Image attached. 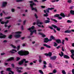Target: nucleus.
<instances>
[{
	"label": "nucleus",
	"mask_w": 74,
	"mask_h": 74,
	"mask_svg": "<svg viewBox=\"0 0 74 74\" xmlns=\"http://www.w3.org/2000/svg\"><path fill=\"white\" fill-rule=\"evenodd\" d=\"M47 48H51V46L49 45H47Z\"/></svg>",
	"instance_id": "nucleus-44"
},
{
	"label": "nucleus",
	"mask_w": 74,
	"mask_h": 74,
	"mask_svg": "<svg viewBox=\"0 0 74 74\" xmlns=\"http://www.w3.org/2000/svg\"><path fill=\"white\" fill-rule=\"evenodd\" d=\"M62 73L63 74H66V73L64 70H62Z\"/></svg>",
	"instance_id": "nucleus-36"
},
{
	"label": "nucleus",
	"mask_w": 74,
	"mask_h": 74,
	"mask_svg": "<svg viewBox=\"0 0 74 74\" xmlns=\"http://www.w3.org/2000/svg\"><path fill=\"white\" fill-rule=\"evenodd\" d=\"M53 73L54 74H55V73H56V69H54L53 71Z\"/></svg>",
	"instance_id": "nucleus-40"
},
{
	"label": "nucleus",
	"mask_w": 74,
	"mask_h": 74,
	"mask_svg": "<svg viewBox=\"0 0 74 74\" xmlns=\"http://www.w3.org/2000/svg\"><path fill=\"white\" fill-rule=\"evenodd\" d=\"M53 40H55L58 44H60V43H62V41L60 39H55V37L52 35L50 36V39H48V38H47V42H48L49 41H52Z\"/></svg>",
	"instance_id": "nucleus-1"
},
{
	"label": "nucleus",
	"mask_w": 74,
	"mask_h": 74,
	"mask_svg": "<svg viewBox=\"0 0 74 74\" xmlns=\"http://www.w3.org/2000/svg\"><path fill=\"white\" fill-rule=\"evenodd\" d=\"M11 66L13 68H14V67L15 66V65H14V64H11Z\"/></svg>",
	"instance_id": "nucleus-53"
},
{
	"label": "nucleus",
	"mask_w": 74,
	"mask_h": 74,
	"mask_svg": "<svg viewBox=\"0 0 74 74\" xmlns=\"http://www.w3.org/2000/svg\"><path fill=\"white\" fill-rule=\"evenodd\" d=\"M14 58V57H11L10 58L7 59L6 60V62H9V61H11V60H13Z\"/></svg>",
	"instance_id": "nucleus-13"
},
{
	"label": "nucleus",
	"mask_w": 74,
	"mask_h": 74,
	"mask_svg": "<svg viewBox=\"0 0 74 74\" xmlns=\"http://www.w3.org/2000/svg\"><path fill=\"white\" fill-rule=\"evenodd\" d=\"M18 53L20 56H27L29 54V51L25 50H21L18 51Z\"/></svg>",
	"instance_id": "nucleus-2"
},
{
	"label": "nucleus",
	"mask_w": 74,
	"mask_h": 74,
	"mask_svg": "<svg viewBox=\"0 0 74 74\" xmlns=\"http://www.w3.org/2000/svg\"><path fill=\"white\" fill-rule=\"evenodd\" d=\"M49 67H50V68H52V65L50 63L49 64Z\"/></svg>",
	"instance_id": "nucleus-51"
},
{
	"label": "nucleus",
	"mask_w": 74,
	"mask_h": 74,
	"mask_svg": "<svg viewBox=\"0 0 74 74\" xmlns=\"http://www.w3.org/2000/svg\"><path fill=\"white\" fill-rule=\"evenodd\" d=\"M23 47H25L26 46V44L24 43L23 44Z\"/></svg>",
	"instance_id": "nucleus-63"
},
{
	"label": "nucleus",
	"mask_w": 74,
	"mask_h": 74,
	"mask_svg": "<svg viewBox=\"0 0 74 74\" xmlns=\"http://www.w3.org/2000/svg\"><path fill=\"white\" fill-rule=\"evenodd\" d=\"M71 32V30H67L64 31L65 33H70Z\"/></svg>",
	"instance_id": "nucleus-17"
},
{
	"label": "nucleus",
	"mask_w": 74,
	"mask_h": 74,
	"mask_svg": "<svg viewBox=\"0 0 74 74\" xmlns=\"http://www.w3.org/2000/svg\"><path fill=\"white\" fill-rule=\"evenodd\" d=\"M60 16H61L62 17H65L66 16L64 15V14L63 13H61L60 14Z\"/></svg>",
	"instance_id": "nucleus-23"
},
{
	"label": "nucleus",
	"mask_w": 74,
	"mask_h": 74,
	"mask_svg": "<svg viewBox=\"0 0 74 74\" xmlns=\"http://www.w3.org/2000/svg\"><path fill=\"white\" fill-rule=\"evenodd\" d=\"M14 37L16 38H19L21 37V35L20 34H15L14 35Z\"/></svg>",
	"instance_id": "nucleus-21"
},
{
	"label": "nucleus",
	"mask_w": 74,
	"mask_h": 74,
	"mask_svg": "<svg viewBox=\"0 0 74 74\" xmlns=\"http://www.w3.org/2000/svg\"><path fill=\"white\" fill-rule=\"evenodd\" d=\"M44 42H47V38H44Z\"/></svg>",
	"instance_id": "nucleus-47"
},
{
	"label": "nucleus",
	"mask_w": 74,
	"mask_h": 74,
	"mask_svg": "<svg viewBox=\"0 0 74 74\" xmlns=\"http://www.w3.org/2000/svg\"><path fill=\"white\" fill-rule=\"evenodd\" d=\"M68 3H71V0H68Z\"/></svg>",
	"instance_id": "nucleus-48"
},
{
	"label": "nucleus",
	"mask_w": 74,
	"mask_h": 74,
	"mask_svg": "<svg viewBox=\"0 0 74 74\" xmlns=\"http://www.w3.org/2000/svg\"><path fill=\"white\" fill-rule=\"evenodd\" d=\"M51 26H52V27H53L54 29H56V30L57 31H59V32L60 31V28L58 27L57 26L54 25H52Z\"/></svg>",
	"instance_id": "nucleus-8"
},
{
	"label": "nucleus",
	"mask_w": 74,
	"mask_h": 74,
	"mask_svg": "<svg viewBox=\"0 0 74 74\" xmlns=\"http://www.w3.org/2000/svg\"><path fill=\"white\" fill-rule=\"evenodd\" d=\"M70 13L72 15H74V10H71L70 11Z\"/></svg>",
	"instance_id": "nucleus-25"
},
{
	"label": "nucleus",
	"mask_w": 74,
	"mask_h": 74,
	"mask_svg": "<svg viewBox=\"0 0 74 74\" xmlns=\"http://www.w3.org/2000/svg\"><path fill=\"white\" fill-rule=\"evenodd\" d=\"M4 54H5V53H1V56H3V55H4Z\"/></svg>",
	"instance_id": "nucleus-60"
},
{
	"label": "nucleus",
	"mask_w": 74,
	"mask_h": 74,
	"mask_svg": "<svg viewBox=\"0 0 74 74\" xmlns=\"http://www.w3.org/2000/svg\"><path fill=\"white\" fill-rule=\"evenodd\" d=\"M56 58H57V57H56V56H53L50 57V60H56Z\"/></svg>",
	"instance_id": "nucleus-10"
},
{
	"label": "nucleus",
	"mask_w": 74,
	"mask_h": 74,
	"mask_svg": "<svg viewBox=\"0 0 74 74\" xmlns=\"http://www.w3.org/2000/svg\"><path fill=\"white\" fill-rule=\"evenodd\" d=\"M20 59V58L19 57H16V61H18Z\"/></svg>",
	"instance_id": "nucleus-43"
},
{
	"label": "nucleus",
	"mask_w": 74,
	"mask_h": 74,
	"mask_svg": "<svg viewBox=\"0 0 74 74\" xmlns=\"http://www.w3.org/2000/svg\"><path fill=\"white\" fill-rule=\"evenodd\" d=\"M34 16L36 18H38V16L37 15V14H35L34 15Z\"/></svg>",
	"instance_id": "nucleus-45"
},
{
	"label": "nucleus",
	"mask_w": 74,
	"mask_h": 74,
	"mask_svg": "<svg viewBox=\"0 0 74 74\" xmlns=\"http://www.w3.org/2000/svg\"><path fill=\"white\" fill-rule=\"evenodd\" d=\"M22 69H23V68L22 67H19L18 68V73H22V71H21V70H22Z\"/></svg>",
	"instance_id": "nucleus-19"
},
{
	"label": "nucleus",
	"mask_w": 74,
	"mask_h": 74,
	"mask_svg": "<svg viewBox=\"0 0 74 74\" xmlns=\"http://www.w3.org/2000/svg\"><path fill=\"white\" fill-rule=\"evenodd\" d=\"M55 8H48L47 9V17L48 16V14L49 13V10H54Z\"/></svg>",
	"instance_id": "nucleus-7"
},
{
	"label": "nucleus",
	"mask_w": 74,
	"mask_h": 74,
	"mask_svg": "<svg viewBox=\"0 0 74 74\" xmlns=\"http://www.w3.org/2000/svg\"><path fill=\"white\" fill-rule=\"evenodd\" d=\"M49 28H50V29H51V30H53V27H51V26H49Z\"/></svg>",
	"instance_id": "nucleus-55"
},
{
	"label": "nucleus",
	"mask_w": 74,
	"mask_h": 74,
	"mask_svg": "<svg viewBox=\"0 0 74 74\" xmlns=\"http://www.w3.org/2000/svg\"><path fill=\"white\" fill-rule=\"evenodd\" d=\"M47 56H49L51 57L52 56V53L49 52L48 54L47 53Z\"/></svg>",
	"instance_id": "nucleus-24"
},
{
	"label": "nucleus",
	"mask_w": 74,
	"mask_h": 74,
	"mask_svg": "<svg viewBox=\"0 0 74 74\" xmlns=\"http://www.w3.org/2000/svg\"><path fill=\"white\" fill-rule=\"evenodd\" d=\"M9 22V21L8 20L6 22H4V21H2L1 22V24H4L5 23V24H7Z\"/></svg>",
	"instance_id": "nucleus-20"
},
{
	"label": "nucleus",
	"mask_w": 74,
	"mask_h": 74,
	"mask_svg": "<svg viewBox=\"0 0 74 74\" xmlns=\"http://www.w3.org/2000/svg\"><path fill=\"white\" fill-rule=\"evenodd\" d=\"M22 21L21 19H19L18 20V22H21Z\"/></svg>",
	"instance_id": "nucleus-58"
},
{
	"label": "nucleus",
	"mask_w": 74,
	"mask_h": 74,
	"mask_svg": "<svg viewBox=\"0 0 74 74\" xmlns=\"http://www.w3.org/2000/svg\"><path fill=\"white\" fill-rule=\"evenodd\" d=\"M64 59H69L70 57L67 55H64Z\"/></svg>",
	"instance_id": "nucleus-16"
},
{
	"label": "nucleus",
	"mask_w": 74,
	"mask_h": 74,
	"mask_svg": "<svg viewBox=\"0 0 74 74\" xmlns=\"http://www.w3.org/2000/svg\"><path fill=\"white\" fill-rule=\"evenodd\" d=\"M7 42V40H4L3 41V42Z\"/></svg>",
	"instance_id": "nucleus-64"
},
{
	"label": "nucleus",
	"mask_w": 74,
	"mask_h": 74,
	"mask_svg": "<svg viewBox=\"0 0 74 74\" xmlns=\"http://www.w3.org/2000/svg\"><path fill=\"white\" fill-rule=\"evenodd\" d=\"M6 37L5 35H4L2 33H0V38H5Z\"/></svg>",
	"instance_id": "nucleus-12"
},
{
	"label": "nucleus",
	"mask_w": 74,
	"mask_h": 74,
	"mask_svg": "<svg viewBox=\"0 0 74 74\" xmlns=\"http://www.w3.org/2000/svg\"><path fill=\"white\" fill-rule=\"evenodd\" d=\"M12 36L11 35H10L8 36V38H10V39H11L12 38Z\"/></svg>",
	"instance_id": "nucleus-35"
},
{
	"label": "nucleus",
	"mask_w": 74,
	"mask_h": 74,
	"mask_svg": "<svg viewBox=\"0 0 74 74\" xmlns=\"http://www.w3.org/2000/svg\"><path fill=\"white\" fill-rule=\"evenodd\" d=\"M20 48V46H17V51H19V49Z\"/></svg>",
	"instance_id": "nucleus-39"
},
{
	"label": "nucleus",
	"mask_w": 74,
	"mask_h": 74,
	"mask_svg": "<svg viewBox=\"0 0 74 74\" xmlns=\"http://www.w3.org/2000/svg\"><path fill=\"white\" fill-rule=\"evenodd\" d=\"M7 71H9L10 72H11V73H12V74H14V72L11 71V69L10 68H9L7 69Z\"/></svg>",
	"instance_id": "nucleus-18"
},
{
	"label": "nucleus",
	"mask_w": 74,
	"mask_h": 74,
	"mask_svg": "<svg viewBox=\"0 0 74 74\" xmlns=\"http://www.w3.org/2000/svg\"><path fill=\"white\" fill-rule=\"evenodd\" d=\"M54 17L56 18H58L59 16H60V14H56L54 16Z\"/></svg>",
	"instance_id": "nucleus-26"
},
{
	"label": "nucleus",
	"mask_w": 74,
	"mask_h": 74,
	"mask_svg": "<svg viewBox=\"0 0 74 74\" xmlns=\"http://www.w3.org/2000/svg\"><path fill=\"white\" fill-rule=\"evenodd\" d=\"M26 20H25L23 22V24L24 25H25V23H26Z\"/></svg>",
	"instance_id": "nucleus-54"
},
{
	"label": "nucleus",
	"mask_w": 74,
	"mask_h": 74,
	"mask_svg": "<svg viewBox=\"0 0 74 74\" xmlns=\"http://www.w3.org/2000/svg\"><path fill=\"white\" fill-rule=\"evenodd\" d=\"M67 23H72V21L70 20H68L67 21Z\"/></svg>",
	"instance_id": "nucleus-42"
},
{
	"label": "nucleus",
	"mask_w": 74,
	"mask_h": 74,
	"mask_svg": "<svg viewBox=\"0 0 74 74\" xmlns=\"http://www.w3.org/2000/svg\"><path fill=\"white\" fill-rule=\"evenodd\" d=\"M73 56H74V53H73L72 54V55H71V58H74Z\"/></svg>",
	"instance_id": "nucleus-50"
},
{
	"label": "nucleus",
	"mask_w": 74,
	"mask_h": 74,
	"mask_svg": "<svg viewBox=\"0 0 74 74\" xmlns=\"http://www.w3.org/2000/svg\"><path fill=\"white\" fill-rule=\"evenodd\" d=\"M7 4V2L3 1L2 2V6L3 7H6Z\"/></svg>",
	"instance_id": "nucleus-9"
},
{
	"label": "nucleus",
	"mask_w": 74,
	"mask_h": 74,
	"mask_svg": "<svg viewBox=\"0 0 74 74\" xmlns=\"http://www.w3.org/2000/svg\"><path fill=\"white\" fill-rule=\"evenodd\" d=\"M47 66L45 65H43V69H44L46 68Z\"/></svg>",
	"instance_id": "nucleus-46"
},
{
	"label": "nucleus",
	"mask_w": 74,
	"mask_h": 74,
	"mask_svg": "<svg viewBox=\"0 0 74 74\" xmlns=\"http://www.w3.org/2000/svg\"><path fill=\"white\" fill-rule=\"evenodd\" d=\"M61 54L60 53L59 54V55L60 56V57H62V56H64V53L62 51H61Z\"/></svg>",
	"instance_id": "nucleus-22"
},
{
	"label": "nucleus",
	"mask_w": 74,
	"mask_h": 74,
	"mask_svg": "<svg viewBox=\"0 0 74 74\" xmlns=\"http://www.w3.org/2000/svg\"><path fill=\"white\" fill-rule=\"evenodd\" d=\"M22 32L18 31L15 32V34H21Z\"/></svg>",
	"instance_id": "nucleus-31"
},
{
	"label": "nucleus",
	"mask_w": 74,
	"mask_h": 74,
	"mask_svg": "<svg viewBox=\"0 0 74 74\" xmlns=\"http://www.w3.org/2000/svg\"><path fill=\"white\" fill-rule=\"evenodd\" d=\"M24 61L25 63V64L27 63H28L29 62V61H26V59H23V60L19 62L18 63V64H19V65H21V64H22L23 63Z\"/></svg>",
	"instance_id": "nucleus-5"
},
{
	"label": "nucleus",
	"mask_w": 74,
	"mask_h": 74,
	"mask_svg": "<svg viewBox=\"0 0 74 74\" xmlns=\"http://www.w3.org/2000/svg\"><path fill=\"white\" fill-rule=\"evenodd\" d=\"M72 72L73 74H74V69H73L72 71Z\"/></svg>",
	"instance_id": "nucleus-56"
},
{
	"label": "nucleus",
	"mask_w": 74,
	"mask_h": 74,
	"mask_svg": "<svg viewBox=\"0 0 74 74\" xmlns=\"http://www.w3.org/2000/svg\"><path fill=\"white\" fill-rule=\"evenodd\" d=\"M27 29L28 30H29L30 32V36H32V35H33L34 33L35 34H36V33H37V30L36 29L34 30V29H35V27L34 26H33L30 28H28Z\"/></svg>",
	"instance_id": "nucleus-3"
},
{
	"label": "nucleus",
	"mask_w": 74,
	"mask_h": 74,
	"mask_svg": "<svg viewBox=\"0 0 74 74\" xmlns=\"http://www.w3.org/2000/svg\"><path fill=\"white\" fill-rule=\"evenodd\" d=\"M47 23H50L51 19L49 17H47Z\"/></svg>",
	"instance_id": "nucleus-14"
},
{
	"label": "nucleus",
	"mask_w": 74,
	"mask_h": 74,
	"mask_svg": "<svg viewBox=\"0 0 74 74\" xmlns=\"http://www.w3.org/2000/svg\"><path fill=\"white\" fill-rule=\"evenodd\" d=\"M38 71L39 73L41 74H44V73L42 72V71L41 70H39Z\"/></svg>",
	"instance_id": "nucleus-29"
},
{
	"label": "nucleus",
	"mask_w": 74,
	"mask_h": 74,
	"mask_svg": "<svg viewBox=\"0 0 74 74\" xmlns=\"http://www.w3.org/2000/svg\"><path fill=\"white\" fill-rule=\"evenodd\" d=\"M62 19V17L59 16L58 17V19H59V20H60V19Z\"/></svg>",
	"instance_id": "nucleus-49"
},
{
	"label": "nucleus",
	"mask_w": 74,
	"mask_h": 74,
	"mask_svg": "<svg viewBox=\"0 0 74 74\" xmlns=\"http://www.w3.org/2000/svg\"><path fill=\"white\" fill-rule=\"evenodd\" d=\"M42 62V60L41 59V57H39V63H41Z\"/></svg>",
	"instance_id": "nucleus-32"
},
{
	"label": "nucleus",
	"mask_w": 74,
	"mask_h": 74,
	"mask_svg": "<svg viewBox=\"0 0 74 74\" xmlns=\"http://www.w3.org/2000/svg\"><path fill=\"white\" fill-rule=\"evenodd\" d=\"M62 51H64V50L63 47H62Z\"/></svg>",
	"instance_id": "nucleus-59"
},
{
	"label": "nucleus",
	"mask_w": 74,
	"mask_h": 74,
	"mask_svg": "<svg viewBox=\"0 0 74 74\" xmlns=\"http://www.w3.org/2000/svg\"><path fill=\"white\" fill-rule=\"evenodd\" d=\"M11 16H8L4 18L5 19H9L11 18Z\"/></svg>",
	"instance_id": "nucleus-38"
},
{
	"label": "nucleus",
	"mask_w": 74,
	"mask_h": 74,
	"mask_svg": "<svg viewBox=\"0 0 74 74\" xmlns=\"http://www.w3.org/2000/svg\"><path fill=\"white\" fill-rule=\"evenodd\" d=\"M36 25H37L38 27H40L41 26V25H42L43 24V23H42V22H40V21L39 20H38L36 22ZM39 24H40V25Z\"/></svg>",
	"instance_id": "nucleus-6"
},
{
	"label": "nucleus",
	"mask_w": 74,
	"mask_h": 74,
	"mask_svg": "<svg viewBox=\"0 0 74 74\" xmlns=\"http://www.w3.org/2000/svg\"><path fill=\"white\" fill-rule=\"evenodd\" d=\"M71 52L72 54L74 53V50L73 49L71 50Z\"/></svg>",
	"instance_id": "nucleus-41"
},
{
	"label": "nucleus",
	"mask_w": 74,
	"mask_h": 74,
	"mask_svg": "<svg viewBox=\"0 0 74 74\" xmlns=\"http://www.w3.org/2000/svg\"><path fill=\"white\" fill-rule=\"evenodd\" d=\"M29 2L30 3H32L30 4V6L32 10V11L35 10L36 12H37V8H33V5H37V4L33 3V2L32 1H30Z\"/></svg>",
	"instance_id": "nucleus-4"
},
{
	"label": "nucleus",
	"mask_w": 74,
	"mask_h": 74,
	"mask_svg": "<svg viewBox=\"0 0 74 74\" xmlns=\"http://www.w3.org/2000/svg\"><path fill=\"white\" fill-rule=\"evenodd\" d=\"M44 47H41L40 48L41 50H43V49H44Z\"/></svg>",
	"instance_id": "nucleus-57"
},
{
	"label": "nucleus",
	"mask_w": 74,
	"mask_h": 74,
	"mask_svg": "<svg viewBox=\"0 0 74 74\" xmlns=\"http://www.w3.org/2000/svg\"><path fill=\"white\" fill-rule=\"evenodd\" d=\"M64 40H62V41L61 42V43H62V45H64Z\"/></svg>",
	"instance_id": "nucleus-37"
},
{
	"label": "nucleus",
	"mask_w": 74,
	"mask_h": 74,
	"mask_svg": "<svg viewBox=\"0 0 74 74\" xmlns=\"http://www.w3.org/2000/svg\"><path fill=\"white\" fill-rule=\"evenodd\" d=\"M15 11V9L14 8H12L11 9V12H14Z\"/></svg>",
	"instance_id": "nucleus-28"
},
{
	"label": "nucleus",
	"mask_w": 74,
	"mask_h": 74,
	"mask_svg": "<svg viewBox=\"0 0 74 74\" xmlns=\"http://www.w3.org/2000/svg\"><path fill=\"white\" fill-rule=\"evenodd\" d=\"M40 7H41V8H45V6H40Z\"/></svg>",
	"instance_id": "nucleus-52"
},
{
	"label": "nucleus",
	"mask_w": 74,
	"mask_h": 74,
	"mask_svg": "<svg viewBox=\"0 0 74 74\" xmlns=\"http://www.w3.org/2000/svg\"><path fill=\"white\" fill-rule=\"evenodd\" d=\"M10 46L14 49H15L16 48V46L14 45H13L11 44L10 45Z\"/></svg>",
	"instance_id": "nucleus-27"
},
{
	"label": "nucleus",
	"mask_w": 74,
	"mask_h": 74,
	"mask_svg": "<svg viewBox=\"0 0 74 74\" xmlns=\"http://www.w3.org/2000/svg\"><path fill=\"white\" fill-rule=\"evenodd\" d=\"M16 2H21V1H23L24 0H16Z\"/></svg>",
	"instance_id": "nucleus-33"
},
{
	"label": "nucleus",
	"mask_w": 74,
	"mask_h": 74,
	"mask_svg": "<svg viewBox=\"0 0 74 74\" xmlns=\"http://www.w3.org/2000/svg\"><path fill=\"white\" fill-rule=\"evenodd\" d=\"M38 34L42 36V37H45L46 36L45 34L41 32L39 33Z\"/></svg>",
	"instance_id": "nucleus-15"
},
{
	"label": "nucleus",
	"mask_w": 74,
	"mask_h": 74,
	"mask_svg": "<svg viewBox=\"0 0 74 74\" xmlns=\"http://www.w3.org/2000/svg\"><path fill=\"white\" fill-rule=\"evenodd\" d=\"M60 47V46H58L56 47V48H57V49H59Z\"/></svg>",
	"instance_id": "nucleus-61"
},
{
	"label": "nucleus",
	"mask_w": 74,
	"mask_h": 74,
	"mask_svg": "<svg viewBox=\"0 0 74 74\" xmlns=\"http://www.w3.org/2000/svg\"><path fill=\"white\" fill-rule=\"evenodd\" d=\"M51 2H52V3H55V2H56V0H54L53 1H51Z\"/></svg>",
	"instance_id": "nucleus-62"
},
{
	"label": "nucleus",
	"mask_w": 74,
	"mask_h": 74,
	"mask_svg": "<svg viewBox=\"0 0 74 74\" xmlns=\"http://www.w3.org/2000/svg\"><path fill=\"white\" fill-rule=\"evenodd\" d=\"M54 45H53V46H54V47H57V46H58V44H57L55 42H54Z\"/></svg>",
	"instance_id": "nucleus-34"
},
{
	"label": "nucleus",
	"mask_w": 74,
	"mask_h": 74,
	"mask_svg": "<svg viewBox=\"0 0 74 74\" xmlns=\"http://www.w3.org/2000/svg\"><path fill=\"white\" fill-rule=\"evenodd\" d=\"M8 52L9 53H14L15 52H17V51H16V50L14 49H12L10 51H9Z\"/></svg>",
	"instance_id": "nucleus-11"
},
{
	"label": "nucleus",
	"mask_w": 74,
	"mask_h": 74,
	"mask_svg": "<svg viewBox=\"0 0 74 74\" xmlns=\"http://www.w3.org/2000/svg\"><path fill=\"white\" fill-rule=\"evenodd\" d=\"M51 19L53 21H54V22H55L56 23H57V22H58V21L56 20H55V19H53L52 18H51Z\"/></svg>",
	"instance_id": "nucleus-30"
}]
</instances>
